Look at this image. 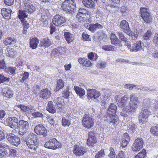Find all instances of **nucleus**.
I'll list each match as a JSON object with an SVG mask.
<instances>
[{
  "mask_svg": "<svg viewBox=\"0 0 158 158\" xmlns=\"http://www.w3.org/2000/svg\"><path fill=\"white\" fill-rule=\"evenodd\" d=\"M105 156L104 151L103 150H101L95 156V158H102Z\"/></svg>",
  "mask_w": 158,
  "mask_h": 158,
  "instance_id": "51",
  "label": "nucleus"
},
{
  "mask_svg": "<svg viewBox=\"0 0 158 158\" xmlns=\"http://www.w3.org/2000/svg\"><path fill=\"white\" fill-rule=\"evenodd\" d=\"M10 80L9 78L6 77L0 74V83L4 82L6 81H9Z\"/></svg>",
  "mask_w": 158,
  "mask_h": 158,
  "instance_id": "53",
  "label": "nucleus"
},
{
  "mask_svg": "<svg viewBox=\"0 0 158 158\" xmlns=\"http://www.w3.org/2000/svg\"><path fill=\"white\" fill-rule=\"evenodd\" d=\"M63 101L64 100L62 97H61L55 98L54 100L55 103L60 102L61 103H63Z\"/></svg>",
  "mask_w": 158,
  "mask_h": 158,
  "instance_id": "60",
  "label": "nucleus"
},
{
  "mask_svg": "<svg viewBox=\"0 0 158 158\" xmlns=\"http://www.w3.org/2000/svg\"><path fill=\"white\" fill-rule=\"evenodd\" d=\"M2 14L3 17L6 19H9L11 18L10 13L12 12L11 9L3 8L1 10Z\"/></svg>",
  "mask_w": 158,
  "mask_h": 158,
  "instance_id": "24",
  "label": "nucleus"
},
{
  "mask_svg": "<svg viewBox=\"0 0 158 158\" xmlns=\"http://www.w3.org/2000/svg\"><path fill=\"white\" fill-rule=\"evenodd\" d=\"M136 85L133 84H126L124 85L123 87L131 90L133 89H136Z\"/></svg>",
  "mask_w": 158,
  "mask_h": 158,
  "instance_id": "40",
  "label": "nucleus"
},
{
  "mask_svg": "<svg viewBox=\"0 0 158 158\" xmlns=\"http://www.w3.org/2000/svg\"><path fill=\"white\" fill-rule=\"evenodd\" d=\"M128 97L127 95H125L124 96L122 97L120 100L118 101L117 104L119 106H127L126 105L128 103Z\"/></svg>",
  "mask_w": 158,
  "mask_h": 158,
  "instance_id": "23",
  "label": "nucleus"
},
{
  "mask_svg": "<svg viewBox=\"0 0 158 158\" xmlns=\"http://www.w3.org/2000/svg\"><path fill=\"white\" fill-rule=\"evenodd\" d=\"M2 92L3 95L6 98H9L13 97V91L8 88L3 89Z\"/></svg>",
  "mask_w": 158,
  "mask_h": 158,
  "instance_id": "27",
  "label": "nucleus"
},
{
  "mask_svg": "<svg viewBox=\"0 0 158 158\" xmlns=\"http://www.w3.org/2000/svg\"><path fill=\"white\" fill-rule=\"evenodd\" d=\"M61 144L55 138L50 139L45 143L44 147L48 148L55 150L61 147Z\"/></svg>",
  "mask_w": 158,
  "mask_h": 158,
  "instance_id": "8",
  "label": "nucleus"
},
{
  "mask_svg": "<svg viewBox=\"0 0 158 158\" xmlns=\"http://www.w3.org/2000/svg\"><path fill=\"white\" fill-rule=\"evenodd\" d=\"M18 107L20 108L21 110L24 112H26L29 110V106L20 104L18 106Z\"/></svg>",
  "mask_w": 158,
  "mask_h": 158,
  "instance_id": "49",
  "label": "nucleus"
},
{
  "mask_svg": "<svg viewBox=\"0 0 158 158\" xmlns=\"http://www.w3.org/2000/svg\"><path fill=\"white\" fill-rule=\"evenodd\" d=\"M51 92L48 89H43L40 93V96L44 99L47 100L51 96Z\"/></svg>",
  "mask_w": 158,
  "mask_h": 158,
  "instance_id": "19",
  "label": "nucleus"
},
{
  "mask_svg": "<svg viewBox=\"0 0 158 158\" xmlns=\"http://www.w3.org/2000/svg\"><path fill=\"white\" fill-rule=\"evenodd\" d=\"M83 5L87 8H93L94 7V2L92 0H83Z\"/></svg>",
  "mask_w": 158,
  "mask_h": 158,
  "instance_id": "36",
  "label": "nucleus"
},
{
  "mask_svg": "<svg viewBox=\"0 0 158 158\" xmlns=\"http://www.w3.org/2000/svg\"><path fill=\"white\" fill-rule=\"evenodd\" d=\"M139 32L136 29H134L131 31L132 39L135 40L136 39L138 36Z\"/></svg>",
  "mask_w": 158,
  "mask_h": 158,
  "instance_id": "45",
  "label": "nucleus"
},
{
  "mask_svg": "<svg viewBox=\"0 0 158 158\" xmlns=\"http://www.w3.org/2000/svg\"><path fill=\"white\" fill-rule=\"evenodd\" d=\"M130 140V137L127 133H124L123 135V138L121 143L123 148H125L128 144Z\"/></svg>",
  "mask_w": 158,
  "mask_h": 158,
  "instance_id": "22",
  "label": "nucleus"
},
{
  "mask_svg": "<svg viewBox=\"0 0 158 158\" xmlns=\"http://www.w3.org/2000/svg\"><path fill=\"white\" fill-rule=\"evenodd\" d=\"M70 92L67 89L64 90L63 91L62 94L63 97L66 98H69V96Z\"/></svg>",
  "mask_w": 158,
  "mask_h": 158,
  "instance_id": "54",
  "label": "nucleus"
},
{
  "mask_svg": "<svg viewBox=\"0 0 158 158\" xmlns=\"http://www.w3.org/2000/svg\"><path fill=\"white\" fill-rule=\"evenodd\" d=\"M84 26L86 28L92 32H94L98 29L102 28V27L101 25L98 23L92 24L89 25L85 23Z\"/></svg>",
  "mask_w": 158,
  "mask_h": 158,
  "instance_id": "18",
  "label": "nucleus"
},
{
  "mask_svg": "<svg viewBox=\"0 0 158 158\" xmlns=\"http://www.w3.org/2000/svg\"><path fill=\"white\" fill-rule=\"evenodd\" d=\"M61 123L62 125L64 127H69L71 124L70 121L67 118L63 117Z\"/></svg>",
  "mask_w": 158,
  "mask_h": 158,
  "instance_id": "38",
  "label": "nucleus"
},
{
  "mask_svg": "<svg viewBox=\"0 0 158 158\" xmlns=\"http://www.w3.org/2000/svg\"><path fill=\"white\" fill-rule=\"evenodd\" d=\"M102 48L105 51H111L114 49V47L111 45H104L102 47Z\"/></svg>",
  "mask_w": 158,
  "mask_h": 158,
  "instance_id": "44",
  "label": "nucleus"
},
{
  "mask_svg": "<svg viewBox=\"0 0 158 158\" xmlns=\"http://www.w3.org/2000/svg\"><path fill=\"white\" fill-rule=\"evenodd\" d=\"M73 151V153L77 156L82 155L85 152L84 148L80 145L75 146Z\"/></svg>",
  "mask_w": 158,
  "mask_h": 158,
  "instance_id": "16",
  "label": "nucleus"
},
{
  "mask_svg": "<svg viewBox=\"0 0 158 158\" xmlns=\"http://www.w3.org/2000/svg\"><path fill=\"white\" fill-rule=\"evenodd\" d=\"M51 44V42L48 38H47L40 41L39 46L40 47L44 46L46 48L49 46Z\"/></svg>",
  "mask_w": 158,
  "mask_h": 158,
  "instance_id": "31",
  "label": "nucleus"
},
{
  "mask_svg": "<svg viewBox=\"0 0 158 158\" xmlns=\"http://www.w3.org/2000/svg\"><path fill=\"white\" fill-rule=\"evenodd\" d=\"M16 69L15 67H9V68H6V71L12 74H15Z\"/></svg>",
  "mask_w": 158,
  "mask_h": 158,
  "instance_id": "57",
  "label": "nucleus"
},
{
  "mask_svg": "<svg viewBox=\"0 0 158 158\" xmlns=\"http://www.w3.org/2000/svg\"><path fill=\"white\" fill-rule=\"evenodd\" d=\"M152 57L156 59H158V50L154 51L151 54Z\"/></svg>",
  "mask_w": 158,
  "mask_h": 158,
  "instance_id": "62",
  "label": "nucleus"
},
{
  "mask_svg": "<svg viewBox=\"0 0 158 158\" xmlns=\"http://www.w3.org/2000/svg\"><path fill=\"white\" fill-rule=\"evenodd\" d=\"M110 1L111 2L110 4L114 6H116L118 4L120 3L119 0H110Z\"/></svg>",
  "mask_w": 158,
  "mask_h": 158,
  "instance_id": "61",
  "label": "nucleus"
},
{
  "mask_svg": "<svg viewBox=\"0 0 158 158\" xmlns=\"http://www.w3.org/2000/svg\"><path fill=\"white\" fill-rule=\"evenodd\" d=\"M143 145V139L141 138L136 139L132 145V150L134 152L139 151L142 149Z\"/></svg>",
  "mask_w": 158,
  "mask_h": 158,
  "instance_id": "13",
  "label": "nucleus"
},
{
  "mask_svg": "<svg viewBox=\"0 0 158 158\" xmlns=\"http://www.w3.org/2000/svg\"><path fill=\"white\" fill-rule=\"evenodd\" d=\"M151 103V100L149 98L145 99L143 102V104L144 105V106H145L150 105Z\"/></svg>",
  "mask_w": 158,
  "mask_h": 158,
  "instance_id": "56",
  "label": "nucleus"
},
{
  "mask_svg": "<svg viewBox=\"0 0 158 158\" xmlns=\"http://www.w3.org/2000/svg\"><path fill=\"white\" fill-rule=\"evenodd\" d=\"M39 43L38 39L35 38L31 39L30 43L31 47L32 49H35L37 47Z\"/></svg>",
  "mask_w": 158,
  "mask_h": 158,
  "instance_id": "34",
  "label": "nucleus"
},
{
  "mask_svg": "<svg viewBox=\"0 0 158 158\" xmlns=\"http://www.w3.org/2000/svg\"><path fill=\"white\" fill-rule=\"evenodd\" d=\"M22 6L23 10H19L18 15L19 18L21 21L24 18L27 17L28 14H31L35 10V7L31 4V2L30 0L24 1Z\"/></svg>",
  "mask_w": 158,
  "mask_h": 158,
  "instance_id": "2",
  "label": "nucleus"
},
{
  "mask_svg": "<svg viewBox=\"0 0 158 158\" xmlns=\"http://www.w3.org/2000/svg\"><path fill=\"white\" fill-rule=\"evenodd\" d=\"M6 54L8 56L13 57L15 54V52L14 51L12 48H8L7 49Z\"/></svg>",
  "mask_w": 158,
  "mask_h": 158,
  "instance_id": "43",
  "label": "nucleus"
},
{
  "mask_svg": "<svg viewBox=\"0 0 158 158\" xmlns=\"http://www.w3.org/2000/svg\"><path fill=\"white\" fill-rule=\"evenodd\" d=\"M96 142V137L95 134L93 132H90L89 134V137L87 139V144L89 146H92Z\"/></svg>",
  "mask_w": 158,
  "mask_h": 158,
  "instance_id": "21",
  "label": "nucleus"
},
{
  "mask_svg": "<svg viewBox=\"0 0 158 158\" xmlns=\"http://www.w3.org/2000/svg\"><path fill=\"white\" fill-rule=\"evenodd\" d=\"M6 64L3 60H0V68L2 69H6Z\"/></svg>",
  "mask_w": 158,
  "mask_h": 158,
  "instance_id": "59",
  "label": "nucleus"
},
{
  "mask_svg": "<svg viewBox=\"0 0 158 158\" xmlns=\"http://www.w3.org/2000/svg\"><path fill=\"white\" fill-rule=\"evenodd\" d=\"M27 146L30 149L36 151L38 145L37 136L31 132L28 135L26 140Z\"/></svg>",
  "mask_w": 158,
  "mask_h": 158,
  "instance_id": "3",
  "label": "nucleus"
},
{
  "mask_svg": "<svg viewBox=\"0 0 158 158\" xmlns=\"http://www.w3.org/2000/svg\"><path fill=\"white\" fill-rule=\"evenodd\" d=\"M82 40L85 41H88L91 40L90 36L85 32H83L82 34Z\"/></svg>",
  "mask_w": 158,
  "mask_h": 158,
  "instance_id": "46",
  "label": "nucleus"
},
{
  "mask_svg": "<svg viewBox=\"0 0 158 158\" xmlns=\"http://www.w3.org/2000/svg\"><path fill=\"white\" fill-rule=\"evenodd\" d=\"M119 27L127 34H129L130 28L128 23L126 20H122L120 22Z\"/></svg>",
  "mask_w": 158,
  "mask_h": 158,
  "instance_id": "20",
  "label": "nucleus"
},
{
  "mask_svg": "<svg viewBox=\"0 0 158 158\" xmlns=\"http://www.w3.org/2000/svg\"><path fill=\"white\" fill-rule=\"evenodd\" d=\"M151 35V31H148L145 33L143 36V38L145 40H147L149 39Z\"/></svg>",
  "mask_w": 158,
  "mask_h": 158,
  "instance_id": "58",
  "label": "nucleus"
},
{
  "mask_svg": "<svg viewBox=\"0 0 158 158\" xmlns=\"http://www.w3.org/2000/svg\"><path fill=\"white\" fill-rule=\"evenodd\" d=\"M106 65V62L103 61L101 62L98 64V66L100 69H103L105 68Z\"/></svg>",
  "mask_w": 158,
  "mask_h": 158,
  "instance_id": "63",
  "label": "nucleus"
},
{
  "mask_svg": "<svg viewBox=\"0 0 158 158\" xmlns=\"http://www.w3.org/2000/svg\"><path fill=\"white\" fill-rule=\"evenodd\" d=\"M110 39L112 44L115 45H118L120 46L122 45L119 40L115 34L112 33L110 35Z\"/></svg>",
  "mask_w": 158,
  "mask_h": 158,
  "instance_id": "25",
  "label": "nucleus"
},
{
  "mask_svg": "<svg viewBox=\"0 0 158 158\" xmlns=\"http://www.w3.org/2000/svg\"><path fill=\"white\" fill-rule=\"evenodd\" d=\"M6 122L11 128L14 129L18 128L19 121L17 118L15 117L8 118L6 119Z\"/></svg>",
  "mask_w": 158,
  "mask_h": 158,
  "instance_id": "11",
  "label": "nucleus"
},
{
  "mask_svg": "<svg viewBox=\"0 0 158 158\" xmlns=\"http://www.w3.org/2000/svg\"><path fill=\"white\" fill-rule=\"evenodd\" d=\"M64 82L62 79H59L57 81L56 90H59L63 88L64 85Z\"/></svg>",
  "mask_w": 158,
  "mask_h": 158,
  "instance_id": "39",
  "label": "nucleus"
},
{
  "mask_svg": "<svg viewBox=\"0 0 158 158\" xmlns=\"http://www.w3.org/2000/svg\"><path fill=\"white\" fill-rule=\"evenodd\" d=\"M21 75L22 77L20 81L21 82H23L25 80L28 78L29 76V73L27 72H25L24 73L22 74Z\"/></svg>",
  "mask_w": 158,
  "mask_h": 158,
  "instance_id": "50",
  "label": "nucleus"
},
{
  "mask_svg": "<svg viewBox=\"0 0 158 158\" xmlns=\"http://www.w3.org/2000/svg\"><path fill=\"white\" fill-rule=\"evenodd\" d=\"M146 150L145 149H143L139 152L137 155H136L134 158H144L146 156Z\"/></svg>",
  "mask_w": 158,
  "mask_h": 158,
  "instance_id": "41",
  "label": "nucleus"
},
{
  "mask_svg": "<svg viewBox=\"0 0 158 158\" xmlns=\"http://www.w3.org/2000/svg\"><path fill=\"white\" fill-rule=\"evenodd\" d=\"M31 115L33 118H37L42 117L43 114L41 112H39L38 111H35L32 113L31 114Z\"/></svg>",
  "mask_w": 158,
  "mask_h": 158,
  "instance_id": "48",
  "label": "nucleus"
},
{
  "mask_svg": "<svg viewBox=\"0 0 158 158\" xmlns=\"http://www.w3.org/2000/svg\"><path fill=\"white\" fill-rule=\"evenodd\" d=\"M16 40L14 38L10 37L6 38L3 42L4 44L6 46L14 44Z\"/></svg>",
  "mask_w": 158,
  "mask_h": 158,
  "instance_id": "35",
  "label": "nucleus"
},
{
  "mask_svg": "<svg viewBox=\"0 0 158 158\" xmlns=\"http://www.w3.org/2000/svg\"><path fill=\"white\" fill-rule=\"evenodd\" d=\"M74 89L77 94L80 97L84 96L85 94V91L84 89L79 86H74Z\"/></svg>",
  "mask_w": 158,
  "mask_h": 158,
  "instance_id": "29",
  "label": "nucleus"
},
{
  "mask_svg": "<svg viewBox=\"0 0 158 158\" xmlns=\"http://www.w3.org/2000/svg\"><path fill=\"white\" fill-rule=\"evenodd\" d=\"M82 124L85 127L90 128L94 125V119L89 114H85L82 118Z\"/></svg>",
  "mask_w": 158,
  "mask_h": 158,
  "instance_id": "5",
  "label": "nucleus"
},
{
  "mask_svg": "<svg viewBox=\"0 0 158 158\" xmlns=\"http://www.w3.org/2000/svg\"><path fill=\"white\" fill-rule=\"evenodd\" d=\"M61 7L67 13L71 14L76 7L75 2L73 0H66L62 3Z\"/></svg>",
  "mask_w": 158,
  "mask_h": 158,
  "instance_id": "4",
  "label": "nucleus"
},
{
  "mask_svg": "<svg viewBox=\"0 0 158 158\" xmlns=\"http://www.w3.org/2000/svg\"><path fill=\"white\" fill-rule=\"evenodd\" d=\"M140 13L141 17L145 22L149 23L152 21V17L146 8H141Z\"/></svg>",
  "mask_w": 158,
  "mask_h": 158,
  "instance_id": "10",
  "label": "nucleus"
},
{
  "mask_svg": "<svg viewBox=\"0 0 158 158\" xmlns=\"http://www.w3.org/2000/svg\"><path fill=\"white\" fill-rule=\"evenodd\" d=\"M76 18L77 19V20L81 23H84V25H85V23H86V22L87 19L85 16L83 14L80 13L79 12L77 13L76 15Z\"/></svg>",
  "mask_w": 158,
  "mask_h": 158,
  "instance_id": "32",
  "label": "nucleus"
},
{
  "mask_svg": "<svg viewBox=\"0 0 158 158\" xmlns=\"http://www.w3.org/2000/svg\"><path fill=\"white\" fill-rule=\"evenodd\" d=\"M66 21L65 18L60 15H56L52 19V23L55 26H59Z\"/></svg>",
  "mask_w": 158,
  "mask_h": 158,
  "instance_id": "15",
  "label": "nucleus"
},
{
  "mask_svg": "<svg viewBox=\"0 0 158 158\" xmlns=\"http://www.w3.org/2000/svg\"><path fill=\"white\" fill-rule=\"evenodd\" d=\"M117 107L115 104L112 103L109 106L107 113L109 115L115 114L116 112Z\"/></svg>",
  "mask_w": 158,
  "mask_h": 158,
  "instance_id": "28",
  "label": "nucleus"
},
{
  "mask_svg": "<svg viewBox=\"0 0 158 158\" xmlns=\"http://www.w3.org/2000/svg\"><path fill=\"white\" fill-rule=\"evenodd\" d=\"M106 93L105 94V96H102V98L104 97V99L101 100V102L102 103L101 104L102 106H104L106 104L105 101L108 98L110 97L111 95V93L110 92L109 90H106L105 91Z\"/></svg>",
  "mask_w": 158,
  "mask_h": 158,
  "instance_id": "37",
  "label": "nucleus"
},
{
  "mask_svg": "<svg viewBox=\"0 0 158 158\" xmlns=\"http://www.w3.org/2000/svg\"><path fill=\"white\" fill-rule=\"evenodd\" d=\"M120 39L122 41H126L127 40V39L126 37L121 32H119L118 33Z\"/></svg>",
  "mask_w": 158,
  "mask_h": 158,
  "instance_id": "52",
  "label": "nucleus"
},
{
  "mask_svg": "<svg viewBox=\"0 0 158 158\" xmlns=\"http://www.w3.org/2000/svg\"><path fill=\"white\" fill-rule=\"evenodd\" d=\"M65 38L68 43L73 42L74 39L73 35L69 32H65L64 35Z\"/></svg>",
  "mask_w": 158,
  "mask_h": 158,
  "instance_id": "30",
  "label": "nucleus"
},
{
  "mask_svg": "<svg viewBox=\"0 0 158 158\" xmlns=\"http://www.w3.org/2000/svg\"><path fill=\"white\" fill-rule=\"evenodd\" d=\"M150 131L154 135H158V125L152 127Z\"/></svg>",
  "mask_w": 158,
  "mask_h": 158,
  "instance_id": "47",
  "label": "nucleus"
},
{
  "mask_svg": "<svg viewBox=\"0 0 158 158\" xmlns=\"http://www.w3.org/2000/svg\"><path fill=\"white\" fill-rule=\"evenodd\" d=\"M151 108L150 107L147 109H144L141 111L139 116V122L140 123L144 124L148 121V118L151 113Z\"/></svg>",
  "mask_w": 158,
  "mask_h": 158,
  "instance_id": "6",
  "label": "nucleus"
},
{
  "mask_svg": "<svg viewBox=\"0 0 158 158\" xmlns=\"http://www.w3.org/2000/svg\"><path fill=\"white\" fill-rule=\"evenodd\" d=\"M7 154V152L5 149H3L0 150V158H2Z\"/></svg>",
  "mask_w": 158,
  "mask_h": 158,
  "instance_id": "55",
  "label": "nucleus"
},
{
  "mask_svg": "<svg viewBox=\"0 0 158 158\" xmlns=\"http://www.w3.org/2000/svg\"><path fill=\"white\" fill-rule=\"evenodd\" d=\"M29 127L28 122L23 120H20L19 121L18 127L19 133L21 135H23L26 134Z\"/></svg>",
  "mask_w": 158,
  "mask_h": 158,
  "instance_id": "7",
  "label": "nucleus"
},
{
  "mask_svg": "<svg viewBox=\"0 0 158 158\" xmlns=\"http://www.w3.org/2000/svg\"><path fill=\"white\" fill-rule=\"evenodd\" d=\"M144 46L141 41H137L133 44L131 48H130V52H137L139 51H143Z\"/></svg>",
  "mask_w": 158,
  "mask_h": 158,
  "instance_id": "14",
  "label": "nucleus"
},
{
  "mask_svg": "<svg viewBox=\"0 0 158 158\" xmlns=\"http://www.w3.org/2000/svg\"><path fill=\"white\" fill-rule=\"evenodd\" d=\"M34 130L37 135H42L44 137H46L47 135V131L45 127L42 124L37 125L35 127Z\"/></svg>",
  "mask_w": 158,
  "mask_h": 158,
  "instance_id": "12",
  "label": "nucleus"
},
{
  "mask_svg": "<svg viewBox=\"0 0 158 158\" xmlns=\"http://www.w3.org/2000/svg\"><path fill=\"white\" fill-rule=\"evenodd\" d=\"M46 110L49 112L54 114L56 112V109L53 106V103L50 101L48 102Z\"/></svg>",
  "mask_w": 158,
  "mask_h": 158,
  "instance_id": "33",
  "label": "nucleus"
},
{
  "mask_svg": "<svg viewBox=\"0 0 158 158\" xmlns=\"http://www.w3.org/2000/svg\"><path fill=\"white\" fill-rule=\"evenodd\" d=\"M153 43L155 44V45L157 47L158 46V34H156L154 37Z\"/></svg>",
  "mask_w": 158,
  "mask_h": 158,
  "instance_id": "64",
  "label": "nucleus"
},
{
  "mask_svg": "<svg viewBox=\"0 0 158 158\" xmlns=\"http://www.w3.org/2000/svg\"><path fill=\"white\" fill-rule=\"evenodd\" d=\"M6 137L11 144L15 146H17L20 143V138L12 133L7 134Z\"/></svg>",
  "mask_w": 158,
  "mask_h": 158,
  "instance_id": "9",
  "label": "nucleus"
},
{
  "mask_svg": "<svg viewBox=\"0 0 158 158\" xmlns=\"http://www.w3.org/2000/svg\"><path fill=\"white\" fill-rule=\"evenodd\" d=\"M78 12L84 15L86 18L90 15L89 12L83 8H80Z\"/></svg>",
  "mask_w": 158,
  "mask_h": 158,
  "instance_id": "42",
  "label": "nucleus"
},
{
  "mask_svg": "<svg viewBox=\"0 0 158 158\" xmlns=\"http://www.w3.org/2000/svg\"><path fill=\"white\" fill-rule=\"evenodd\" d=\"M131 103L123 107L121 115L123 116L127 117L134 113L136 110L139 105V100L138 97L134 94H131L129 97Z\"/></svg>",
  "mask_w": 158,
  "mask_h": 158,
  "instance_id": "1",
  "label": "nucleus"
},
{
  "mask_svg": "<svg viewBox=\"0 0 158 158\" xmlns=\"http://www.w3.org/2000/svg\"><path fill=\"white\" fill-rule=\"evenodd\" d=\"M109 117L110 118V123H112V125L114 127H116L119 123V119L117 116L115 114H112L109 115Z\"/></svg>",
  "mask_w": 158,
  "mask_h": 158,
  "instance_id": "26",
  "label": "nucleus"
},
{
  "mask_svg": "<svg viewBox=\"0 0 158 158\" xmlns=\"http://www.w3.org/2000/svg\"><path fill=\"white\" fill-rule=\"evenodd\" d=\"M87 94L88 98L90 99L97 98L101 95L99 92L96 91L95 89H88L87 90Z\"/></svg>",
  "mask_w": 158,
  "mask_h": 158,
  "instance_id": "17",
  "label": "nucleus"
}]
</instances>
